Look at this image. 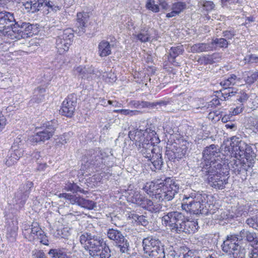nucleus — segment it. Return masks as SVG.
Wrapping results in <instances>:
<instances>
[{"mask_svg":"<svg viewBox=\"0 0 258 258\" xmlns=\"http://www.w3.org/2000/svg\"><path fill=\"white\" fill-rule=\"evenodd\" d=\"M155 130V126L150 124L145 130H137L128 134L131 140L135 141L139 153L147 159L148 165L154 171L161 169L163 163L161 150L155 146L159 142Z\"/></svg>","mask_w":258,"mask_h":258,"instance_id":"nucleus-1","label":"nucleus"},{"mask_svg":"<svg viewBox=\"0 0 258 258\" xmlns=\"http://www.w3.org/2000/svg\"><path fill=\"white\" fill-rule=\"evenodd\" d=\"M213 196L206 193L193 191L184 195L183 198L181 208L187 212L193 214H201L207 215L215 213L214 205L211 200Z\"/></svg>","mask_w":258,"mask_h":258,"instance_id":"nucleus-2","label":"nucleus"},{"mask_svg":"<svg viewBox=\"0 0 258 258\" xmlns=\"http://www.w3.org/2000/svg\"><path fill=\"white\" fill-rule=\"evenodd\" d=\"M79 241L90 255H94L105 245V241L101 236L88 232H85L80 236Z\"/></svg>","mask_w":258,"mask_h":258,"instance_id":"nucleus-3","label":"nucleus"},{"mask_svg":"<svg viewBox=\"0 0 258 258\" xmlns=\"http://www.w3.org/2000/svg\"><path fill=\"white\" fill-rule=\"evenodd\" d=\"M144 252L151 258H165L166 251L161 242L153 237H148L142 242Z\"/></svg>","mask_w":258,"mask_h":258,"instance_id":"nucleus-4","label":"nucleus"},{"mask_svg":"<svg viewBox=\"0 0 258 258\" xmlns=\"http://www.w3.org/2000/svg\"><path fill=\"white\" fill-rule=\"evenodd\" d=\"M186 217L181 212L173 211L165 214L161 219L162 225L170 229L172 232L180 233L182 228V224L185 220Z\"/></svg>","mask_w":258,"mask_h":258,"instance_id":"nucleus-5","label":"nucleus"},{"mask_svg":"<svg viewBox=\"0 0 258 258\" xmlns=\"http://www.w3.org/2000/svg\"><path fill=\"white\" fill-rule=\"evenodd\" d=\"M158 192L156 194V199L159 201H169L172 200L178 192L179 186L170 178L163 179Z\"/></svg>","mask_w":258,"mask_h":258,"instance_id":"nucleus-6","label":"nucleus"},{"mask_svg":"<svg viewBox=\"0 0 258 258\" xmlns=\"http://www.w3.org/2000/svg\"><path fill=\"white\" fill-rule=\"evenodd\" d=\"M107 157L105 153L101 151L90 150L87 152L82 158V161L84 163L83 170L84 168H87L92 166L96 168H103L106 164V160Z\"/></svg>","mask_w":258,"mask_h":258,"instance_id":"nucleus-7","label":"nucleus"},{"mask_svg":"<svg viewBox=\"0 0 258 258\" xmlns=\"http://www.w3.org/2000/svg\"><path fill=\"white\" fill-rule=\"evenodd\" d=\"M33 26L29 23L23 22L21 20L15 22L13 27L9 31V37L11 39H21L32 36Z\"/></svg>","mask_w":258,"mask_h":258,"instance_id":"nucleus-8","label":"nucleus"},{"mask_svg":"<svg viewBox=\"0 0 258 258\" xmlns=\"http://www.w3.org/2000/svg\"><path fill=\"white\" fill-rule=\"evenodd\" d=\"M23 233L25 238L29 241H32L37 239L40 240V243L48 245V241L47 237L37 222L32 223L31 226H28V228L25 227Z\"/></svg>","mask_w":258,"mask_h":258,"instance_id":"nucleus-9","label":"nucleus"},{"mask_svg":"<svg viewBox=\"0 0 258 258\" xmlns=\"http://www.w3.org/2000/svg\"><path fill=\"white\" fill-rule=\"evenodd\" d=\"M73 37V30L71 28L66 29L59 34L55 42V47L59 54H62L68 51Z\"/></svg>","mask_w":258,"mask_h":258,"instance_id":"nucleus-10","label":"nucleus"},{"mask_svg":"<svg viewBox=\"0 0 258 258\" xmlns=\"http://www.w3.org/2000/svg\"><path fill=\"white\" fill-rule=\"evenodd\" d=\"M55 127L52 122H48L40 128V130L29 138L30 142L34 144L44 142L49 140L53 135Z\"/></svg>","mask_w":258,"mask_h":258,"instance_id":"nucleus-11","label":"nucleus"},{"mask_svg":"<svg viewBox=\"0 0 258 258\" xmlns=\"http://www.w3.org/2000/svg\"><path fill=\"white\" fill-rule=\"evenodd\" d=\"M33 186V183L28 181L22 184L15 193L14 202L19 208H22L25 204Z\"/></svg>","mask_w":258,"mask_h":258,"instance_id":"nucleus-12","label":"nucleus"},{"mask_svg":"<svg viewBox=\"0 0 258 258\" xmlns=\"http://www.w3.org/2000/svg\"><path fill=\"white\" fill-rule=\"evenodd\" d=\"M74 73L79 78L87 79L89 81L99 77L101 73L98 70L95 69L92 66H79L74 69Z\"/></svg>","mask_w":258,"mask_h":258,"instance_id":"nucleus-13","label":"nucleus"},{"mask_svg":"<svg viewBox=\"0 0 258 258\" xmlns=\"http://www.w3.org/2000/svg\"><path fill=\"white\" fill-rule=\"evenodd\" d=\"M16 21L14 14L7 12H0V31L9 37V31H11Z\"/></svg>","mask_w":258,"mask_h":258,"instance_id":"nucleus-14","label":"nucleus"},{"mask_svg":"<svg viewBox=\"0 0 258 258\" xmlns=\"http://www.w3.org/2000/svg\"><path fill=\"white\" fill-rule=\"evenodd\" d=\"M203 161L201 163H209L212 162L220 161L221 153L218 145L212 144L204 148L202 152Z\"/></svg>","mask_w":258,"mask_h":258,"instance_id":"nucleus-15","label":"nucleus"},{"mask_svg":"<svg viewBox=\"0 0 258 258\" xmlns=\"http://www.w3.org/2000/svg\"><path fill=\"white\" fill-rule=\"evenodd\" d=\"M202 166V171L205 172L206 175L210 177V176H215L224 174L225 172L222 171L223 165L222 161H214L211 163H201Z\"/></svg>","mask_w":258,"mask_h":258,"instance_id":"nucleus-16","label":"nucleus"},{"mask_svg":"<svg viewBox=\"0 0 258 258\" xmlns=\"http://www.w3.org/2000/svg\"><path fill=\"white\" fill-rule=\"evenodd\" d=\"M76 104V98L71 94L63 101L60 112L62 115L71 117L75 112Z\"/></svg>","mask_w":258,"mask_h":258,"instance_id":"nucleus-17","label":"nucleus"},{"mask_svg":"<svg viewBox=\"0 0 258 258\" xmlns=\"http://www.w3.org/2000/svg\"><path fill=\"white\" fill-rule=\"evenodd\" d=\"M247 145L239 138L232 137L231 139L230 147L232 154L234 156V158L242 157V155L244 153V150H246Z\"/></svg>","mask_w":258,"mask_h":258,"instance_id":"nucleus-18","label":"nucleus"},{"mask_svg":"<svg viewBox=\"0 0 258 258\" xmlns=\"http://www.w3.org/2000/svg\"><path fill=\"white\" fill-rule=\"evenodd\" d=\"M227 165L236 174L245 173L249 167L252 166L250 164L246 162L244 159L241 158L232 159Z\"/></svg>","mask_w":258,"mask_h":258,"instance_id":"nucleus-19","label":"nucleus"},{"mask_svg":"<svg viewBox=\"0 0 258 258\" xmlns=\"http://www.w3.org/2000/svg\"><path fill=\"white\" fill-rule=\"evenodd\" d=\"M187 148L185 146L182 147L174 146L172 149L167 150L166 151V156L169 161L175 162L176 160L183 158L186 154Z\"/></svg>","mask_w":258,"mask_h":258,"instance_id":"nucleus-20","label":"nucleus"},{"mask_svg":"<svg viewBox=\"0 0 258 258\" xmlns=\"http://www.w3.org/2000/svg\"><path fill=\"white\" fill-rule=\"evenodd\" d=\"M227 175L225 173L215 176L208 177L209 184L216 189H223L225 187V185L228 183Z\"/></svg>","mask_w":258,"mask_h":258,"instance_id":"nucleus-21","label":"nucleus"},{"mask_svg":"<svg viewBox=\"0 0 258 258\" xmlns=\"http://www.w3.org/2000/svg\"><path fill=\"white\" fill-rule=\"evenodd\" d=\"M88 20V16L86 13H78L77 15V22L73 31L79 35H83L86 31V23Z\"/></svg>","mask_w":258,"mask_h":258,"instance_id":"nucleus-22","label":"nucleus"},{"mask_svg":"<svg viewBox=\"0 0 258 258\" xmlns=\"http://www.w3.org/2000/svg\"><path fill=\"white\" fill-rule=\"evenodd\" d=\"M239 237L237 235H229L227 236L226 239L224 241L222 245V250L231 254V252L237 247L239 245L238 244Z\"/></svg>","mask_w":258,"mask_h":258,"instance_id":"nucleus-23","label":"nucleus"},{"mask_svg":"<svg viewBox=\"0 0 258 258\" xmlns=\"http://www.w3.org/2000/svg\"><path fill=\"white\" fill-rule=\"evenodd\" d=\"M163 183V179H158L152 181L147 182L143 189L150 196H154L156 199V194L159 192V189L162 185Z\"/></svg>","mask_w":258,"mask_h":258,"instance_id":"nucleus-24","label":"nucleus"},{"mask_svg":"<svg viewBox=\"0 0 258 258\" xmlns=\"http://www.w3.org/2000/svg\"><path fill=\"white\" fill-rule=\"evenodd\" d=\"M184 51V49L182 45L171 47L168 52V61L175 67L180 66V63L176 61L175 58L178 56L182 54Z\"/></svg>","mask_w":258,"mask_h":258,"instance_id":"nucleus-25","label":"nucleus"},{"mask_svg":"<svg viewBox=\"0 0 258 258\" xmlns=\"http://www.w3.org/2000/svg\"><path fill=\"white\" fill-rule=\"evenodd\" d=\"M166 103L164 101H159L150 102L148 101L133 100L129 102L128 105L131 107L141 109L144 108H154L157 105H166Z\"/></svg>","mask_w":258,"mask_h":258,"instance_id":"nucleus-26","label":"nucleus"},{"mask_svg":"<svg viewBox=\"0 0 258 258\" xmlns=\"http://www.w3.org/2000/svg\"><path fill=\"white\" fill-rule=\"evenodd\" d=\"M165 251H166V254L173 258H182L185 256V253L187 252L188 248L184 246L179 248H174L173 246H170L168 248H166Z\"/></svg>","mask_w":258,"mask_h":258,"instance_id":"nucleus-27","label":"nucleus"},{"mask_svg":"<svg viewBox=\"0 0 258 258\" xmlns=\"http://www.w3.org/2000/svg\"><path fill=\"white\" fill-rule=\"evenodd\" d=\"M23 150L15 151L11 149L8 152L5 164L8 166L14 165L23 155Z\"/></svg>","mask_w":258,"mask_h":258,"instance_id":"nucleus-28","label":"nucleus"},{"mask_svg":"<svg viewBox=\"0 0 258 258\" xmlns=\"http://www.w3.org/2000/svg\"><path fill=\"white\" fill-rule=\"evenodd\" d=\"M213 50V44L209 43H198L190 47V52L192 53H201Z\"/></svg>","mask_w":258,"mask_h":258,"instance_id":"nucleus-29","label":"nucleus"},{"mask_svg":"<svg viewBox=\"0 0 258 258\" xmlns=\"http://www.w3.org/2000/svg\"><path fill=\"white\" fill-rule=\"evenodd\" d=\"M182 228H180V233L185 232V233H194L197 231L199 227L198 223L194 221H189L186 218L182 224Z\"/></svg>","mask_w":258,"mask_h":258,"instance_id":"nucleus-30","label":"nucleus"},{"mask_svg":"<svg viewBox=\"0 0 258 258\" xmlns=\"http://www.w3.org/2000/svg\"><path fill=\"white\" fill-rule=\"evenodd\" d=\"M111 45L109 42L103 40L98 44V54L101 57H106L111 53Z\"/></svg>","mask_w":258,"mask_h":258,"instance_id":"nucleus-31","label":"nucleus"},{"mask_svg":"<svg viewBox=\"0 0 258 258\" xmlns=\"http://www.w3.org/2000/svg\"><path fill=\"white\" fill-rule=\"evenodd\" d=\"M45 93V88L40 87L36 88L33 92L32 98L29 101V104L39 103L43 101L44 99Z\"/></svg>","mask_w":258,"mask_h":258,"instance_id":"nucleus-32","label":"nucleus"},{"mask_svg":"<svg viewBox=\"0 0 258 258\" xmlns=\"http://www.w3.org/2000/svg\"><path fill=\"white\" fill-rule=\"evenodd\" d=\"M237 236L239 238V241L245 240L251 243V244L254 242V241H256L257 238L255 233L250 232L245 229L240 231L239 234L237 235Z\"/></svg>","mask_w":258,"mask_h":258,"instance_id":"nucleus-33","label":"nucleus"},{"mask_svg":"<svg viewBox=\"0 0 258 258\" xmlns=\"http://www.w3.org/2000/svg\"><path fill=\"white\" fill-rule=\"evenodd\" d=\"M62 189L66 191L72 192L73 194H77L79 192L80 193L86 194L87 192V191L81 188L77 184V183L74 182H68L65 183L62 186Z\"/></svg>","mask_w":258,"mask_h":258,"instance_id":"nucleus-34","label":"nucleus"},{"mask_svg":"<svg viewBox=\"0 0 258 258\" xmlns=\"http://www.w3.org/2000/svg\"><path fill=\"white\" fill-rule=\"evenodd\" d=\"M76 205L90 210H93L96 207V203L94 201L85 199L80 196H78Z\"/></svg>","mask_w":258,"mask_h":258,"instance_id":"nucleus-35","label":"nucleus"},{"mask_svg":"<svg viewBox=\"0 0 258 258\" xmlns=\"http://www.w3.org/2000/svg\"><path fill=\"white\" fill-rule=\"evenodd\" d=\"M107 237L116 243L124 236L119 230L113 228H109L107 231Z\"/></svg>","mask_w":258,"mask_h":258,"instance_id":"nucleus-36","label":"nucleus"},{"mask_svg":"<svg viewBox=\"0 0 258 258\" xmlns=\"http://www.w3.org/2000/svg\"><path fill=\"white\" fill-rule=\"evenodd\" d=\"M244 153L243 155H242L243 159H244L246 162H248L249 164H250L252 166L253 164L254 163V159L255 158V154L252 150V148L249 145H247L246 147V150H244Z\"/></svg>","mask_w":258,"mask_h":258,"instance_id":"nucleus-37","label":"nucleus"},{"mask_svg":"<svg viewBox=\"0 0 258 258\" xmlns=\"http://www.w3.org/2000/svg\"><path fill=\"white\" fill-rule=\"evenodd\" d=\"M110 255V250L105 242L101 250H99L96 253H94V255H91L94 258H109Z\"/></svg>","mask_w":258,"mask_h":258,"instance_id":"nucleus-38","label":"nucleus"},{"mask_svg":"<svg viewBox=\"0 0 258 258\" xmlns=\"http://www.w3.org/2000/svg\"><path fill=\"white\" fill-rule=\"evenodd\" d=\"M136 38L142 42H146L150 41V34L149 32V28L146 27L142 28L140 33L136 35Z\"/></svg>","mask_w":258,"mask_h":258,"instance_id":"nucleus-39","label":"nucleus"},{"mask_svg":"<svg viewBox=\"0 0 258 258\" xmlns=\"http://www.w3.org/2000/svg\"><path fill=\"white\" fill-rule=\"evenodd\" d=\"M117 246L120 249V251L122 253H127L129 251L130 244L128 240L124 236L123 238L120 239L115 243Z\"/></svg>","mask_w":258,"mask_h":258,"instance_id":"nucleus-40","label":"nucleus"},{"mask_svg":"<svg viewBox=\"0 0 258 258\" xmlns=\"http://www.w3.org/2000/svg\"><path fill=\"white\" fill-rule=\"evenodd\" d=\"M58 198H63L69 201V203L72 205H76L77 202L78 196L73 195L70 193L62 192L58 194Z\"/></svg>","mask_w":258,"mask_h":258,"instance_id":"nucleus-41","label":"nucleus"},{"mask_svg":"<svg viewBox=\"0 0 258 258\" xmlns=\"http://www.w3.org/2000/svg\"><path fill=\"white\" fill-rule=\"evenodd\" d=\"M237 76L234 74L230 75L227 79L223 80L220 82V85L223 88H229L230 86H233L236 83Z\"/></svg>","mask_w":258,"mask_h":258,"instance_id":"nucleus-42","label":"nucleus"},{"mask_svg":"<svg viewBox=\"0 0 258 258\" xmlns=\"http://www.w3.org/2000/svg\"><path fill=\"white\" fill-rule=\"evenodd\" d=\"M48 254L51 258H62L66 256L64 249L61 248L51 249Z\"/></svg>","mask_w":258,"mask_h":258,"instance_id":"nucleus-43","label":"nucleus"},{"mask_svg":"<svg viewBox=\"0 0 258 258\" xmlns=\"http://www.w3.org/2000/svg\"><path fill=\"white\" fill-rule=\"evenodd\" d=\"M211 44H213V50L215 48V46L221 48H226L228 46V43L225 38H216L210 42Z\"/></svg>","mask_w":258,"mask_h":258,"instance_id":"nucleus-44","label":"nucleus"},{"mask_svg":"<svg viewBox=\"0 0 258 258\" xmlns=\"http://www.w3.org/2000/svg\"><path fill=\"white\" fill-rule=\"evenodd\" d=\"M231 254L232 255L233 258H244L245 255V249L239 245L233 250Z\"/></svg>","mask_w":258,"mask_h":258,"instance_id":"nucleus-45","label":"nucleus"},{"mask_svg":"<svg viewBox=\"0 0 258 258\" xmlns=\"http://www.w3.org/2000/svg\"><path fill=\"white\" fill-rule=\"evenodd\" d=\"M186 8V5L184 2H178L172 5L171 10H174L178 15L181 13Z\"/></svg>","mask_w":258,"mask_h":258,"instance_id":"nucleus-46","label":"nucleus"},{"mask_svg":"<svg viewBox=\"0 0 258 258\" xmlns=\"http://www.w3.org/2000/svg\"><path fill=\"white\" fill-rule=\"evenodd\" d=\"M258 80V70L256 71L247 74V76L244 78L245 83L251 85Z\"/></svg>","mask_w":258,"mask_h":258,"instance_id":"nucleus-47","label":"nucleus"},{"mask_svg":"<svg viewBox=\"0 0 258 258\" xmlns=\"http://www.w3.org/2000/svg\"><path fill=\"white\" fill-rule=\"evenodd\" d=\"M25 140H24V138L21 135L18 136L15 140L11 149L15 151L22 150L20 149V147L23 144Z\"/></svg>","mask_w":258,"mask_h":258,"instance_id":"nucleus-48","label":"nucleus"},{"mask_svg":"<svg viewBox=\"0 0 258 258\" xmlns=\"http://www.w3.org/2000/svg\"><path fill=\"white\" fill-rule=\"evenodd\" d=\"M114 112L118 113L122 115H128L130 116H132L134 115H137L140 114L141 112L139 110H132L129 109H117L114 110Z\"/></svg>","mask_w":258,"mask_h":258,"instance_id":"nucleus-49","label":"nucleus"},{"mask_svg":"<svg viewBox=\"0 0 258 258\" xmlns=\"http://www.w3.org/2000/svg\"><path fill=\"white\" fill-rule=\"evenodd\" d=\"M146 8L154 13H158L160 11L159 6L155 4L154 0H147L146 4Z\"/></svg>","mask_w":258,"mask_h":258,"instance_id":"nucleus-50","label":"nucleus"},{"mask_svg":"<svg viewBox=\"0 0 258 258\" xmlns=\"http://www.w3.org/2000/svg\"><path fill=\"white\" fill-rule=\"evenodd\" d=\"M246 223L249 227L258 230V215L247 219Z\"/></svg>","mask_w":258,"mask_h":258,"instance_id":"nucleus-51","label":"nucleus"},{"mask_svg":"<svg viewBox=\"0 0 258 258\" xmlns=\"http://www.w3.org/2000/svg\"><path fill=\"white\" fill-rule=\"evenodd\" d=\"M143 197L138 191H135L133 195L131 197L130 200L133 203L138 205Z\"/></svg>","mask_w":258,"mask_h":258,"instance_id":"nucleus-52","label":"nucleus"},{"mask_svg":"<svg viewBox=\"0 0 258 258\" xmlns=\"http://www.w3.org/2000/svg\"><path fill=\"white\" fill-rule=\"evenodd\" d=\"M44 5L43 0H38L37 2L33 3L32 2L31 13H33L40 10V8Z\"/></svg>","mask_w":258,"mask_h":258,"instance_id":"nucleus-53","label":"nucleus"},{"mask_svg":"<svg viewBox=\"0 0 258 258\" xmlns=\"http://www.w3.org/2000/svg\"><path fill=\"white\" fill-rule=\"evenodd\" d=\"M199 62L203 64H213L214 61L212 59L210 55H205L201 57L199 59Z\"/></svg>","mask_w":258,"mask_h":258,"instance_id":"nucleus-54","label":"nucleus"},{"mask_svg":"<svg viewBox=\"0 0 258 258\" xmlns=\"http://www.w3.org/2000/svg\"><path fill=\"white\" fill-rule=\"evenodd\" d=\"M161 207L160 204L154 203L151 201V204H150L148 210L152 213H157L160 211Z\"/></svg>","mask_w":258,"mask_h":258,"instance_id":"nucleus-55","label":"nucleus"},{"mask_svg":"<svg viewBox=\"0 0 258 258\" xmlns=\"http://www.w3.org/2000/svg\"><path fill=\"white\" fill-rule=\"evenodd\" d=\"M237 100L240 103L245 102L248 98V95L243 91L239 92L237 95Z\"/></svg>","mask_w":258,"mask_h":258,"instance_id":"nucleus-56","label":"nucleus"},{"mask_svg":"<svg viewBox=\"0 0 258 258\" xmlns=\"http://www.w3.org/2000/svg\"><path fill=\"white\" fill-rule=\"evenodd\" d=\"M150 204H151V200L143 197L138 205L148 210Z\"/></svg>","mask_w":258,"mask_h":258,"instance_id":"nucleus-57","label":"nucleus"},{"mask_svg":"<svg viewBox=\"0 0 258 258\" xmlns=\"http://www.w3.org/2000/svg\"><path fill=\"white\" fill-rule=\"evenodd\" d=\"M34 258H47L44 252L41 250L34 249L32 252Z\"/></svg>","mask_w":258,"mask_h":258,"instance_id":"nucleus-58","label":"nucleus"},{"mask_svg":"<svg viewBox=\"0 0 258 258\" xmlns=\"http://www.w3.org/2000/svg\"><path fill=\"white\" fill-rule=\"evenodd\" d=\"M220 104L219 98L216 96L211 101L209 102L207 104V108H213Z\"/></svg>","mask_w":258,"mask_h":258,"instance_id":"nucleus-59","label":"nucleus"},{"mask_svg":"<svg viewBox=\"0 0 258 258\" xmlns=\"http://www.w3.org/2000/svg\"><path fill=\"white\" fill-rule=\"evenodd\" d=\"M135 217L137 218V221L142 225L146 226L148 225L149 222L146 216L144 215H137Z\"/></svg>","mask_w":258,"mask_h":258,"instance_id":"nucleus-60","label":"nucleus"},{"mask_svg":"<svg viewBox=\"0 0 258 258\" xmlns=\"http://www.w3.org/2000/svg\"><path fill=\"white\" fill-rule=\"evenodd\" d=\"M203 6L206 11H210L214 8L215 5L211 1H206L203 2Z\"/></svg>","mask_w":258,"mask_h":258,"instance_id":"nucleus-61","label":"nucleus"},{"mask_svg":"<svg viewBox=\"0 0 258 258\" xmlns=\"http://www.w3.org/2000/svg\"><path fill=\"white\" fill-rule=\"evenodd\" d=\"M243 109V107L242 106V104L237 106L236 107L234 108H231V111H230V113H231V115L232 116L233 115H236L242 112Z\"/></svg>","mask_w":258,"mask_h":258,"instance_id":"nucleus-62","label":"nucleus"},{"mask_svg":"<svg viewBox=\"0 0 258 258\" xmlns=\"http://www.w3.org/2000/svg\"><path fill=\"white\" fill-rule=\"evenodd\" d=\"M223 34L226 39H231L235 35V32L234 30H226L223 31Z\"/></svg>","mask_w":258,"mask_h":258,"instance_id":"nucleus-63","label":"nucleus"},{"mask_svg":"<svg viewBox=\"0 0 258 258\" xmlns=\"http://www.w3.org/2000/svg\"><path fill=\"white\" fill-rule=\"evenodd\" d=\"M6 124L7 119L2 112L0 111V132L5 128Z\"/></svg>","mask_w":258,"mask_h":258,"instance_id":"nucleus-64","label":"nucleus"}]
</instances>
